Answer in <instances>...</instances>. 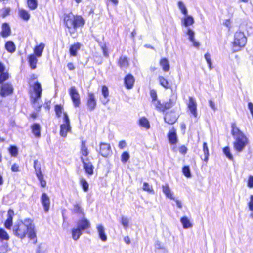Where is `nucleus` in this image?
Segmentation results:
<instances>
[{
	"label": "nucleus",
	"mask_w": 253,
	"mask_h": 253,
	"mask_svg": "<svg viewBox=\"0 0 253 253\" xmlns=\"http://www.w3.org/2000/svg\"><path fill=\"white\" fill-rule=\"evenodd\" d=\"M180 221L184 229L189 228L192 227V224L190 222L188 217L184 216L180 219Z\"/></svg>",
	"instance_id": "obj_31"
},
{
	"label": "nucleus",
	"mask_w": 253,
	"mask_h": 253,
	"mask_svg": "<svg viewBox=\"0 0 253 253\" xmlns=\"http://www.w3.org/2000/svg\"><path fill=\"white\" fill-rule=\"evenodd\" d=\"M0 87V95L2 97H5L13 93V88L12 84L8 83H1Z\"/></svg>",
	"instance_id": "obj_7"
},
{
	"label": "nucleus",
	"mask_w": 253,
	"mask_h": 253,
	"mask_svg": "<svg viewBox=\"0 0 253 253\" xmlns=\"http://www.w3.org/2000/svg\"><path fill=\"white\" fill-rule=\"evenodd\" d=\"M119 65L122 69H126L129 65L128 60L125 56L121 57L119 60Z\"/></svg>",
	"instance_id": "obj_29"
},
{
	"label": "nucleus",
	"mask_w": 253,
	"mask_h": 253,
	"mask_svg": "<svg viewBox=\"0 0 253 253\" xmlns=\"http://www.w3.org/2000/svg\"><path fill=\"white\" fill-rule=\"evenodd\" d=\"M12 225V219L11 218H8L6 220L4 225L5 227L8 229H10Z\"/></svg>",
	"instance_id": "obj_52"
},
{
	"label": "nucleus",
	"mask_w": 253,
	"mask_h": 253,
	"mask_svg": "<svg viewBox=\"0 0 253 253\" xmlns=\"http://www.w3.org/2000/svg\"><path fill=\"white\" fill-rule=\"evenodd\" d=\"M81 160L84 164V168L86 172L89 175H92L93 173V167L92 164L88 159L84 158L83 157H81Z\"/></svg>",
	"instance_id": "obj_13"
},
{
	"label": "nucleus",
	"mask_w": 253,
	"mask_h": 253,
	"mask_svg": "<svg viewBox=\"0 0 253 253\" xmlns=\"http://www.w3.org/2000/svg\"><path fill=\"white\" fill-rule=\"evenodd\" d=\"M42 88L40 83L36 82L33 86V91L30 94V101L33 107L37 111H40L42 106L41 101Z\"/></svg>",
	"instance_id": "obj_4"
},
{
	"label": "nucleus",
	"mask_w": 253,
	"mask_h": 253,
	"mask_svg": "<svg viewBox=\"0 0 253 253\" xmlns=\"http://www.w3.org/2000/svg\"><path fill=\"white\" fill-rule=\"evenodd\" d=\"M81 44L79 43H75L71 45L69 49L70 56H76L77 55V51L81 48Z\"/></svg>",
	"instance_id": "obj_26"
},
{
	"label": "nucleus",
	"mask_w": 253,
	"mask_h": 253,
	"mask_svg": "<svg viewBox=\"0 0 253 253\" xmlns=\"http://www.w3.org/2000/svg\"><path fill=\"white\" fill-rule=\"evenodd\" d=\"M100 154L103 157H107L111 153V146L109 144L101 143L99 149Z\"/></svg>",
	"instance_id": "obj_10"
},
{
	"label": "nucleus",
	"mask_w": 253,
	"mask_h": 253,
	"mask_svg": "<svg viewBox=\"0 0 253 253\" xmlns=\"http://www.w3.org/2000/svg\"><path fill=\"white\" fill-rule=\"evenodd\" d=\"M9 152L12 156L16 157L18 154V150L15 146H11L9 149Z\"/></svg>",
	"instance_id": "obj_50"
},
{
	"label": "nucleus",
	"mask_w": 253,
	"mask_h": 253,
	"mask_svg": "<svg viewBox=\"0 0 253 253\" xmlns=\"http://www.w3.org/2000/svg\"><path fill=\"white\" fill-rule=\"evenodd\" d=\"M90 223L89 221L84 217L83 216L82 219L79 220L77 222V227L82 231L89 228Z\"/></svg>",
	"instance_id": "obj_16"
},
{
	"label": "nucleus",
	"mask_w": 253,
	"mask_h": 253,
	"mask_svg": "<svg viewBox=\"0 0 253 253\" xmlns=\"http://www.w3.org/2000/svg\"><path fill=\"white\" fill-rule=\"evenodd\" d=\"M0 239L2 240H8L9 239L8 234L3 229H0Z\"/></svg>",
	"instance_id": "obj_43"
},
{
	"label": "nucleus",
	"mask_w": 253,
	"mask_h": 253,
	"mask_svg": "<svg viewBox=\"0 0 253 253\" xmlns=\"http://www.w3.org/2000/svg\"><path fill=\"white\" fill-rule=\"evenodd\" d=\"M162 107L165 108L164 109V111L168 109H169L171 107V104L170 102H166L165 104H162Z\"/></svg>",
	"instance_id": "obj_63"
},
{
	"label": "nucleus",
	"mask_w": 253,
	"mask_h": 253,
	"mask_svg": "<svg viewBox=\"0 0 253 253\" xmlns=\"http://www.w3.org/2000/svg\"><path fill=\"white\" fill-rule=\"evenodd\" d=\"M247 186L250 188H253V176L250 175L249 176L247 181Z\"/></svg>",
	"instance_id": "obj_55"
},
{
	"label": "nucleus",
	"mask_w": 253,
	"mask_h": 253,
	"mask_svg": "<svg viewBox=\"0 0 253 253\" xmlns=\"http://www.w3.org/2000/svg\"><path fill=\"white\" fill-rule=\"evenodd\" d=\"M11 170L13 172H18L19 171V166L16 164H14L11 167Z\"/></svg>",
	"instance_id": "obj_60"
},
{
	"label": "nucleus",
	"mask_w": 253,
	"mask_h": 253,
	"mask_svg": "<svg viewBox=\"0 0 253 253\" xmlns=\"http://www.w3.org/2000/svg\"><path fill=\"white\" fill-rule=\"evenodd\" d=\"M63 115V123L60 125V134L62 137H66L67 133L71 132V126L67 113H64Z\"/></svg>",
	"instance_id": "obj_6"
},
{
	"label": "nucleus",
	"mask_w": 253,
	"mask_h": 253,
	"mask_svg": "<svg viewBox=\"0 0 253 253\" xmlns=\"http://www.w3.org/2000/svg\"><path fill=\"white\" fill-rule=\"evenodd\" d=\"M5 47L6 50L10 53H13L15 51V44L11 41L7 42L5 44Z\"/></svg>",
	"instance_id": "obj_37"
},
{
	"label": "nucleus",
	"mask_w": 253,
	"mask_h": 253,
	"mask_svg": "<svg viewBox=\"0 0 253 253\" xmlns=\"http://www.w3.org/2000/svg\"><path fill=\"white\" fill-rule=\"evenodd\" d=\"M162 190L163 193L165 194L167 198L171 200H175L173 193L171 192L169 187L168 184L163 185Z\"/></svg>",
	"instance_id": "obj_23"
},
{
	"label": "nucleus",
	"mask_w": 253,
	"mask_h": 253,
	"mask_svg": "<svg viewBox=\"0 0 253 253\" xmlns=\"http://www.w3.org/2000/svg\"><path fill=\"white\" fill-rule=\"evenodd\" d=\"M72 211L74 214H77L83 217L85 215L82 207V202L81 201H77L73 204Z\"/></svg>",
	"instance_id": "obj_11"
},
{
	"label": "nucleus",
	"mask_w": 253,
	"mask_h": 253,
	"mask_svg": "<svg viewBox=\"0 0 253 253\" xmlns=\"http://www.w3.org/2000/svg\"><path fill=\"white\" fill-rule=\"evenodd\" d=\"M158 80L160 84L165 88L168 89L169 88L170 86L168 81L164 78L162 76H159L158 78Z\"/></svg>",
	"instance_id": "obj_36"
},
{
	"label": "nucleus",
	"mask_w": 253,
	"mask_h": 253,
	"mask_svg": "<svg viewBox=\"0 0 253 253\" xmlns=\"http://www.w3.org/2000/svg\"><path fill=\"white\" fill-rule=\"evenodd\" d=\"M160 64L164 71L167 72L169 70V62L166 58L162 59L160 61Z\"/></svg>",
	"instance_id": "obj_35"
},
{
	"label": "nucleus",
	"mask_w": 253,
	"mask_h": 253,
	"mask_svg": "<svg viewBox=\"0 0 253 253\" xmlns=\"http://www.w3.org/2000/svg\"><path fill=\"white\" fill-rule=\"evenodd\" d=\"M81 153L82 156H84L85 157L87 156L88 155L89 152L88 149L85 145V143L84 141L82 142Z\"/></svg>",
	"instance_id": "obj_39"
},
{
	"label": "nucleus",
	"mask_w": 253,
	"mask_h": 253,
	"mask_svg": "<svg viewBox=\"0 0 253 253\" xmlns=\"http://www.w3.org/2000/svg\"><path fill=\"white\" fill-rule=\"evenodd\" d=\"M87 106L90 111H93L96 107V101L94 95L92 93H88V94Z\"/></svg>",
	"instance_id": "obj_15"
},
{
	"label": "nucleus",
	"mask_w": 253,
	"mask_h": 253,
	"mask_svg": "<svg viewBox=\"0 0 253 253\" xmlns=\"http://www.w3.org/2000/svg\"><path fill=\"white\" fill-rule=\"evenodd\" d=\"M80 183L83 187L84 190L85 192L87 191L88 189V184L86 181L85 179L82 178L80 180Z\"/></svg>",
	"instance_id": "obj_48"
},
{
	"label": "nucleus",
	"mask_w": 253,
	"mask_h": 253,
	"mask_svg": "<svg viewBox=\"0 0 253 253\" xmlns=\"http://www.w3.org/2000/svg\"><path fill=\"white\" fill-rule=\"evenodd\" d=\"M185 34L188 36V39L192 42L193 46L198 48L200 46V43L198 41L195 39V32L190 28H187L185 31Z\"/></svg>",
	"instance_id": "obj_12"
},
{
	"label": "nucleus",
	"mask_w": 253,
	"mask_h": 253,
	"mask_svg": "<svg viewBox=\"0 0 253 253\" xmlns=\"http://www.w3.org/2000/svg\"><path fill=\"white\" fill-rule=\"evenodd\" d=\"M126 146V142L125 140H122L119 143V147L121 149H124Z\"/></svg>",
	"instance_id": "obj_58"
},
{
	"label": "nucleus",
	"mask_w": 253,
	"mask_h": 253,
	"mask_svg": "<svg viewBox=\"0 0 253 253\" xmlns=\"http://www.w3.org/2000/svg\"><path fill=\"white\" fill-rule=\"evenodd\" d=\"M13 234L17 237L23 239L27 234L30 239L36 238L34 225L29 219L24 221H19L15 223L13 227Z\"/></svg>",
	"instance_id": "obj_1"
},
{
	"label": "nucleus",
	"mask_w": 253,
	"mask_h": 253,
	"mask_svg": "<svg viewBox=\"0 0 253 253\" xmlns=\"http://www.w3.org/2000/svg\"><path fill=\"white\" fill-rule=\"evenodd\" d=\"M55 110L57 117H60L63 112V107L60 105H56Z\"/></svg>",
	"instance_id": "obj_51"
},
{
	"label": "nucleus",
	"mask_w": 253,
	"mask_h": 253,
	"mask_svg": "<svg viewBox=\"0 0 253 253\" xmlns=\"http://www.w3.org/2000/svg\"><path fill=\"white\" fill-rule=\"evenodd\" d=\"M188 108L194 117L197 118L198 114L197 112V102L196 100L193 98L190 97L189 101L188 103Z\"/></svg>",
	"instance_id": "obj_9"
},
{
	"label": "nucleus",
	"mask_w": 253,
	"mask_h": 253,
	"mask_svg": "<svg viewBox=\"0 0 253 253\" xmlns=\"http://www.w3.org/2000/svg\"><path fill=\"white\" fill-rule=\"evenodd\" d=\"M155 247L157 249L156 253L161 252V249L164 248L163 246L161 245V244L160 242H157L155 245Z\"/></svg>",
	"instance_id": "obj_61"
},
{
	"label": "nucleus",
	"mask_w": 253,
	"mask_h": 253,
	"mask_svg": "<svg viewBox=\"0 0 253 253\" xmlns=\"http://www.w3.org/2000/svg\"><path fill=\"white\" fill-rule=\"evenodd\" d=\"M98 235L100 239L103 242H105L107 239V237L105 233V228L101 224L97 225L96 226Z\"/></svg>",
	"instance_id": "obj_20"
},
{
	"label": "nucleus",
	"mask_w": 253,
	"mask_h": 253,
	"mask_svg": "<svg viewBox=\"0 0 253 253\" xmlns=\"http://www.w3.org/2000/svg\"><path fill=\"white\" fill-rule=\"evenodd\" d=\"M130 156L128 152H124L121 155V161L123 163H126L129 159Z\"/></svg>",
	"instance_id": "obj_46"
},
{
	"label": "nucleus",
	"mask_w": 253,
	"mask_h": 253,
	"mask_svg": "<svg viewBox=\"0 0 253 253\" xmlns=\"http://www.w3.org/2000/svg\"><path fill=\"white\" fill-rule=\"evenodd\" d=\"M125 84L126 88L128 89H131L134 83V78L131 74L127 75L124 79Z\"/></svg>",
	"instance_id": "obj_18"
},
{
	"label": "nucleus",
	"mask_w": 253,
	"mask_h": 253,
	"mask_svg": "<svg viewBox=\"0 0 253 253\" xmlns=\"http://www.w3.org/2000/svg\"><path fill=\"white\" fill-rule=\"evenodd\" d=\"M10 11V9L9 8H4L3 9L2 16L3 17H5L7 15H9Z\"/></svg>",
	"instance_id": "obj_59"
},
{
	"label": "nucleus",
	"mask_w": 253,
	"mask_h": 253,
	"mask_svg": "<svg viewBox=\"0 0 253 253\" xmlns=\"http://www.w3.org/2000/svg\"><path fill=\"white\" fill-rule=\"evenodd\" d=\"M181 23L182 25L187 27L193 24L194 20L192 16L188 15L187 14L181 19Z\"/></svg>",
	"instance_id": "obj_19"
},
{
	"label": "nucleus",
	"mask_w": 253,
	"mask_h": 253,
	"mask_svg": "<svg viewBox=\"0 0 253 253\" xmlns=\"http://www.w3.org/2000/svg\"><path fill=\"white\" fill-rule=\"evenodd\" d=\"M176 117L173 113H167L165 118V121L169 124H173L176 121Z\"/></svg>",
	"instance_id": "obj_27"
},
{
	"label": "nucleus",
	"mask_w": 253,
	"mask_h": 253,
	"mask_svg": "<svg viewBox=\"0 0 253 253\" xmlns=\"http://www.w3.org/2000/svg\"><path fill=\"white\" fill-rule=\"evenodd\" d=\"M40 181L41 185L44 187L46 185V181L43 179V177H42V179H39Z\"/></svg>",
	"instance_id": "obj_64"
},
{
	"label": "nucleus",
	"mask_w": 253,
	"mask_h": 253,
	"mask_svg": "<svg viewBox=\"0 0 253 253\" xmlns=\"http://www.w3.org/2000/svg\"><path fill=\"white\" fill-rule=\"evenodd\" d=\"M182 172L186 177H191V172L189 166H184L183 168Z\"/></svg>",
	"instance_id": "obj_47"
},
{
	"label": "nucleus",
	"mask_w": 253,
	"mask_h": 253,
	"mask_svg": "<svg viewBox=\"0 0 253 253\" xmlns=\"http://www.w3.org/2000/svg\"><path fill=\"white\" fill-rule=\"evenodd\" d=\"M142 189L144 191L151 194L154 193V190L152 186L147 182H144L143 185Z\"/></svg>",
	"instance_id": "obj_44"
},
{
	"label": "nucleus",
	"mask_w": 253,
	"mask_h": 253,
	"mask_svg": "<svg viewBox=\"0 0 253 253\" xmlns=\"http://www.w3.org/2000/svg\"><path fill=\"white\" fill-rule=\"evenodd\" d=\"M150 95L152 98V100H154L157 99V95L155 90H151L150 91Z\"/></svg>",
	"instance_id": "obj_57"
},
{
	"label": "nucleus",
	"mask_w": 253,
	"mask_h": 253,
	"mask_svg": "<svg viewBox=\"0 0 253 253\" xmlns=\"http://www.w3.org/2000/svg\"><path fill=\"white\" fill-rule=\"evenodd\" d=\"M152 104L156 107L157 110L164 111V109L165 108L162 107V104L161 103L158 99L154 100H152Z\"/></svg>",
	"instance_id": "obj_41"
},
{
	"label": "nucleus",
	"mask_w": 253,
	"mask_h": 253,
	"mask_svg": "<svg viewBox=\"0 0 253 253\" xmlns=\"http://www.w3.org/2000/svg\"><path fill=\"white\" fill-rule=\"evenodd\" d=\"M223 152L227 158H228L230 160H233V156L230 153V149L228 147H225L223 149Z\"/></svg>",
	"instance_id": "obj_49"
},
{
	"label": "nucleus",
	"mask_w": 253,
	"mask_h": 253,
	"mask_svg": "<svg viewBox=\"0 0 253 253\" xmlns=\"http://www.w3.org/2000/svg\"><path fill=\"white\" fill-rule=\"evenodd\" d=\"M102 94L103 98H101V101L104 104L106 105L109 101L108 98L109 91L108 88L106 86H103L102 87Z\"/></svg>",
	"instance_id": "obj_21"
},
{
	"label": "nucleus",
	"mask_w": 253,
	"mask_h": 253,
	"mask_svg": "<svg viewBox=\"0 0 253 253\" xmlns=\"http://www.w3.org/2000/svg\"><path fill=\"white\" fill-rule=\"evenodd\" d=\"M82 234V230L77 227L73 228L72 230V238L74 240H77Z\"/></svg>",
	"instance_id": "obj_32"
},
{
	"label": "nucleus",
	"mask_w": 253,
	"mask_h": 253,
	"mask_svg": "<svg viewBox=\"0 0 253 253\" xmlns=\"http://www.w3.org/2000/svg\"><path fill=\"white\" fill-rule=\"evenodd\" d=\"M41 202L44 207V211L47 212L50 208V201L49 197L46 193H43L41 197Z\"/></svg>",
	"instance_id": "obj_17"
},
{
	"label": "nucleus",
	"mask_w": 253,
	"mask_h": 253,
	"mask_svg": "<svg viewBox=\"0 0 253 253\" xmlns=\"http://www.w3.org/2000/svg\"><path fill=\"white\" fill-rule=\"evenodd\" d=\"M248 207L250 210L253 211V195H251L250 197V201L248 203Z\"/></svg>",
	"instance_id": "obj_56"
},
{
	"label": "nucleus",
	"mask_w": 253,
	"mask_h": 253,
	"mask_svg": "<svg viewBox=\"0 0 253 253\" xmlns=\"http://www.w3.org/2000/svg\"><path fill=\"white\" fill-rule=\"evenodd\" d=\"M205 58L206 60L207 61V63L209 65V67L210 69H211V56H210V54L208 53H207L205 55Z\"/></svg>",
	"instance_id": "obj_54"
},
{
	"label": "nucleus",
	"mask_w": 253,
	"mask_h": 253,
	"mask_svg": "<svg viewBox=\"0 0 253 253\" xmlns=\"http://www.w3.org/2000/svg\"><path fill=\"white\" fill-rule=\"evenodd\" d=\"M129 221L127 217L123 216L121 218V223L125 227L128 226Z\"/></svg>",
	"instance_id": "obj_53"
},
{
	"label": "nucleus",
	"mask_w": 253,
	"mask_h": 253,
	"mask_svg": "<svg viewBox=\"0 0 253 253\" xmlns=\"http://www.w3.org/2000/svg\"><path fill=\"white\" fill-rule=\"evenodd\" d=\"M231 133L234 138L233 148L239 153L244 150L248 144L249 140L245 134L241 131L235 123L231 125Z\"/></svg>",
	"instance_id": "obj_2"
},
{
	"label": "nucleus",
	"mask_w": 253,
	"mask_h": 253,
	"mask_svg": "<svg viewBox=\"0 0 253 253\" xmlns=\"http://www.w3.org/2000/svg\"><path fill=\"white\" fill-rule=\"evenodd\" d=\"M64 22L71 35L76 33L78 27H82L85 24L81 16L75 15L71 13L64 15Z\"/></svg>",
	"instance_id": "obj_3"
},
{
	"label": "nucleus",
	"mask_w": 253,
	"mask_h": 253,
	"mask_svg": "<svg viewBox=\"0 0 253 253\" xmlns=\"http://www.w3.org/2000/svg\"><path fill=\"white\" fill-rule=\"evenodd\" d=\"M27 5L31 10H35L38 6L37 0H28Z\"/></svg>",
	"instance_id": "obj_38"
},
{
	"label": "nucleus",
	"mask_w": 253,
	"mask_h": 253,
	"mask_svg": "<svg viewBox=\"0 0 253 253\" xmlns=\"http://www.w3.org/2000/svg\"><path fill=\"white\" fill-rule=\"evenodd\" d=\"M178 7L180 10L181 12L184 15L188 14V10L182 1H179L177 3Z\"/></svg>",
	"instance_id": "obj_40"
},
{
	"label": "nucleus",
	"mask_w": 253,
	"mask_h": 253,
	"mask_svg": "<svg viewBox=\"0 0 253 253\" xmlns=\"http://www.w3.org/2000/svg\"><path fill=\"white\" fill-rule=\"evenodd\" d=\"M139 124L146 129H148L150 127L149 122L145 117L141 118L139 120Z\"/></svg>",
	"instance_id": "obj_34"
},
{
	"label": "nucleus",
	"mask_w": 253,
	"mask_h": 253,
	"mask_svg": "<svg viewBox=\"0 0 253 253\" xmlns=\"http://www.w3.org/2000/svg\"><path fill=\"white\" fill-rule=\"evenodd\" d=\"M32 133L36 137H41V126L40 124L35 123L31 126Z\"/></svg>",
	"instance_id": "obj_25"
},
{
	"label": "nucleus",
	"mask_w": 253,
	"mask_h": 253,
	"mask_svg": "<svg viewBox=\"0 0 253 253\" xmlns=\"http://www.w3.org/2000/svg\"><path fill=\"white\" fill-rule=\"evenodd\" d=\"M203 152L204 153V160L206 162H207L208 161L209 159V149L207 146V144L206 142H204L203 143Z\"/></svg>",
	"instance_id": "obj_42"
},
{
	"label": "nucleus",
	"mask_w": 253,
	"mask_h": 253,
	"mask_svg": "<svg viewBox=\"0 0 253 253\" xmlns=\"http://www.w3.org/2000/svg\"><path fill=\"white\" fill-rule=\"evenodd\" d=\"M69 95L75 107H78L80 104V95L75 86L71 87L69 90Z\"/></svg>",
	"instance_id": "obj_8"
},
{
	"label": "nucleus",
	"mask_w": 253,
	"mask_h": 253,
	"mask_svg": "<svg viewBox=\"0 0 253 253\" xmlns=\"http://www.w3.org/2000/svg\"><path fill=\"white\" fill-rule=\"evenodd\" d=\"M37 163H38V161L37 160H35L34 162V168L35 169V170H37V168L39 169V171H37L36 175H37V176L38 179H42V177H43V175L42 174V172L41 171V168L37 167Z\"/></svg>",
	"instance_id": "obj_45"
},
{
	"label": "nucleus",
	"mask_w": 253,
	"mask_h": 253,
	"mask_svg": "<svg viewBox=\"0 0 253 253\" xmlns=\"http://www.w3.org/2000/svg\"><path fill=\"white\" fill-rule=\"evenodd\" d=\"M168 138L171 144H175L177 142V137L176 130L173 128L170 130L168 134Z\"/></svg>",
	"instance_id": "obj_22"
},
{
	"label": "nucleus",
	"mask_w": 253,
	"mask_h": 253,
	"mask_svg": "<svg viewBox=\"0 0 253 253\" xmlns=\"http://www.w3.org/2000/svg\"><path fill=\"white\" fill-rule=\"evenodd\" d=\"M179 150L181 154H185L187 152V149L185 146H181V147H179Z\"/></svg>",
	"instance_id": "obj_62"
},
{
	"label": "nucleus",
	"mask_w": 253,
	"mask_h": 253,
	"mask_svg": "<svg viewBox=\"0 0 253 253\" xmlns=\"http://www.w3.org/2000/svg\"><path fill=\"white\" fill-rule=\"evenodd\" d=\"M1 28L2 30L0 34L2 37H6L11 34V29L9 25L7 23H3Z\"/></svg>",
	"instance_id": "obj_24"
},
{
	"label": "nucleus",
	"mask_w": 253,
	"mask_h": 253,
	"mask_svg": "<svg viewBox=\"0 0 253 253\" xmlns=\"http://www.w3.org/2000/svg\"><path fill=\"white\" fill-rule=\"evenodd\" d=\"M44 48V44L43 43H41L37 46L34 49V55L37 57H40L42 55Z\"/></svg>",
	"instance_id": "obj_30"
},
{
	"label": "nucleus",
	"mask_w": 253,
	"mask_h": 253,
	"mask_svg": "<svg viewBox=\"0 0 253 253\" xmlns=\"http://www.w3.org/2000/svg\"><path fill=\"white\" fill-rule=\"evenodd\" d=\"M247 42V39L243 32H237L234 35L233 46L235 48V50H238L242 47H244Z\"/></svg>",
	"instance_id": "obj_5"
},
{
	"label": "nucleus",
	"mask_w": 253,
	"mask_h": 253,
	"mask_svg": "<svg viewBox=\"0 0 253 253\" xmlns=\"http://www.w3.org/2000/svg\"><path fill=\"white\" fill-rule=\"evenodd\" d=\"M37 61V57L34 54H32L29 56L28 62L32 69H34L36 68Z\"/></svg>",
	"instance_id": "obj_28"
},
{
	"label": "nucleus",
	"mask_w": 253,
	"mask_h": 253,
	"mask_svg": "<svg viewBox=\"0 0 253 253\" xmlns=\"http://www.w3.org/2000/svg\"><path fill=\"white\" fill-rule=\"evenodd\" d=\"M9 75L5 66L0 61V84L7 80Z\"/></svg>",
	"instance_id": "obj_14"
},
{
	"label": "nucleus",
	"mask_w": 253,
	"mask_h": 253,
	"mask_svg": "<svg viewBox=\"0 0 253 253\" xmlns=\"http://www.w3.org/2000/svg\"><path fill=\"white\" fill-rule=\"evenodd\" d=\"M19 15L20 18L25 21H28L30 17V14L29 12L23 9L19 10Z\"/></svg>",
	"instance_id": "obj_33"
}]
</instances>
